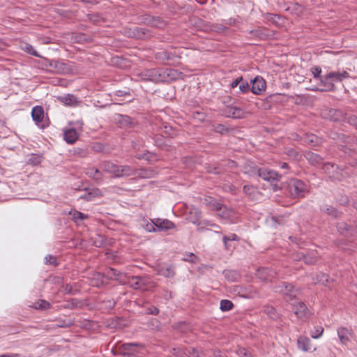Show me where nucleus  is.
I'll return each mask as SVG.
<instances>
[{
	"mask_svg": "<svg viewBox=\"0 0 357 357\" xmlns=\"http://www.w3.org/2000/svg\"><path fill=\"white\" fill-rule=\"evenodd\" d=\"M153 224L160 231L168 230L174 227V224L167 219H154L151 220Z\"/></svg>",
	"mask_w": 357,
	"mask_h": 357,
	"instance_id": "obj_16",
	"label": "nucleus"
},
{
	"mask_svg": "<svg viewBox=\"0 0 357 357\" xmlns=\"http://www.w3.org/2000/svg\"><path fill=\"white\" fill-rule=\"evenodd\" d=\"M172 353L174 355L176 356L177 357H183V356L186 355L187 353L189 354L190 355H194L195 353H197V349L195 348L192 347L188 349H186V351L183 352L178 348H177V349L174 348Z\"/></svg>",
	"mask_w": 357,
	"mask_h": 357,
	"instance_id": "obj_35",
	"label": "nucleus"
},
{
	"mask_svg": "<svg viewBox=\"0 0 357 357\" xmlns=\"http://www.w3.org/2000/svg\"><path fill=\"white\" fill-rule=\"evenodd\" d=\"M137 169L129 165H119L117 178L136 175Z\"/></svg>",
	"mask_w": 357,
	"mask_h": 357,
	"instance_id": "obj_20",
	"label": "nucleus"
},
{
	"mask_svg": "<svg viewBox=\"0 0 357 357\" xmlns=\"http://www.w3.org/2000/svg\"><path fill=\"white\" fill-rule=\"evenodd\" d=\"M165 71L160 69H150L145 72L144 79L154 82H163L165 79Z\"/></svg>",
	"mask_w": 357,
	"mask_h": 357,
	"instance_id": "obj_7",
	"label": "nucleus"
},
{
	"mask_svg": "<svg viewBox=\"0 0 357 357\" xmlns=\"http://www.w3.org/2000/svg\"><path fill=\"white\" fill-rule=\"evenodd\" d=\"M145 22L147 24L158 29H162L166 26L165 22L162 20L160 17H153L149 15L145 18Z\"/></svg>",
	"mask_w": 357,
	"mask_h": 357,
	"instance_id": "obj_19",
	"label": "nucleus"
},
{
	"mask_svg": "<svg viewBox=\"0 0 357 357\" xmlns=\"http://www.w3.org/2000/svg\"><path fill=\"white\" fill-rule=\"evenodd\" d=\"M238 240H239V238L235 234H231L229 236H224L223 238H222V241H223V243H224V245H225V247L226 249H229L228 241H238Z\"/></svg>",
	"mask_w": 357,
	"mask_h": 357,
	"instance_id": "obj_45",
	"label": "nucleus"
},
{
	"mask_svg": "<svg viewBox=\"0 0 357 357\" xmlns=\"http://www.w3.org/2000/svg\"><path fill=\"white\" fill-rule=\"evenodd\" d=\"M135 31L136 36L141 39H146L150 36V33L144 28L136 27Z\"/></svg>",
	"mask_w": 357,
	"mask_h": 357,
	"instance_id": "obj_39",
	"label": "nucleus"
},
{
	"mask_svg": "<svg viewBox=\"0 0 357 357\" xmlns=\"http://www.w3.org/2000/svg\"><path fill=\"white\" fill-rule=\"evenodd\" d=\"M156 172L152 169H137L136 176L141 178H151L156 175Z\"/></svg>",
	"mask_w": 357,
	"mask_h": 357,
	"instance_id": "obj_27",
	"label": "nucleus"
},
{
	"mask_svg": "<svg viewBox=\"0 0 357 357\" xmlns=\"http://www.w3.org/2000/svg\"><path fill=\"white\" fill-rule=\"evenodd\" d=\"M286 188L289 195L293 198L303 197L307 191L306 183L297 178L289 180Z\"/></svg>",
	"mask_w": 357,
	"mask_h": 357,
	"instance_id": "obj_2",
	"label": "nucleus"
},
{
	"mask_svg": "<svg viewBox=\"0 0 357 357\" xmlns=\"http://www.w3.org/2000/svg\"><path fill=\"white\" fill-rule=\"evenodd\" d=\"M243 192L248 197V198L253 201H257L261 197V192L257 188L251 185H245L243 187Z\"/></svg>",
	"mask_w": 357,
	"mask_h": 357,
	"instance_id": "obj_15",
	"label": "nucleus"
},
{
	"mask_svg": "<svg viewBox=\"0 0 357 357\" xmlns=\"http://www.w3.org/2000/svg\"><path fill=\"white\" fill-rule=\"evenodd\" d=\"M89 21L94 24H98L103 21V18L98 13H91L87 15Z\"/></svg>",
	"mask_w": 357,
	"mask_h": 357,
	"instance_id": "obj_42",
	"label": "nucleus"
},
{
	"mask_svg": "<svg viewBox=\"0 0 357 357\" xmlns=\"http://www.w3.org/2000/svg\"><path fill=\"white\" fill-rule=\"evenodd\" d=\"M223 274L225 277L231 282H234L240 278V274L238 272L234 270H226L224 271Z\"/></svg>",
	"mask_w": 357,
	"mask_h": 357,
	"instance_id": "obj_33",
	"label": "nucleus"
},
{
	"mask_svg": "<svg viewBox=\"0 0 357 357\" xmlns=\"http://www.w3.org/2000/svg\"><path fill=\"white\" fill-rule=\"evenodd\" d=\"M324 333V328L321 326L314 327V330L311 332V337L314 339L320 337Z\"/></svg>",
	"mask_w": 357,
	"mask_h": 357,
	"instance_id": "obj_48",
	"label": "nucleus"
},
{
	"mask_svg": "<svg viewBox=\"0 0 357 357\" xmlns=\"http://www.w3.org/2000/svg\"><path fill=\"white\" fill-rule=\"evenodd\" d=\"M337 228L342 235L347 236L357 235V225L354 227L346 222H340L337 224Z\"/></svg>",
	"mask_w": 357,
	"mask_h": 357,
	"instance_id": "obj_11",
	"label": "nucleus"
},
{
	"mask_svg": "<svg viewBox=\"0 0 357 357\" xmlns=\"http://www.w3.org/2000/svg\"><path fill=\"white\" fill-rule=\"evenodd\" d=\"M312 73L314 75V77L315 79H319L321 81V79L323 78V77L320 76V74L321 73V69L319 67H314L312 68Z\"/></svg>",
	"mask_w": 357,
	"mask_h": 357,
	"instance_id": "obj_60",
	"label": "nucleus"
},
{
	"mask_svg": "<svg viewBox=\"0 0 357 357\" xmlns=\"http://www.w3.org/2000/svg\"><path fill=\"white\" fill-rule=\"evenodd\" d=\"M234 304L229 300H222L220 308L222 311H228L232 309Z\"/></svg>",
	"mask_w": 357,
	"mask_h": 357,
	"instance_id": "obj_41",
	"label": "nucleus"
},
{
	"mask_svg": "<svg viewBox=\"0 0 357 357\" xmlns=\"http://www.w3.org/2000/svg\"><path fill=\"white\" fill-rule=\"evenodd\" d=\"M297 289L291 284L286 282V288L282 294L285 295L289 298L287 301H292L296 296Z\"/></svg>",
	"mask_w": 357,
	"mask_h": 357,
	"instance_id": "obj_29",
	"label": "nucleus"
},
{
	"mask_svg": "<svg viewBox=\"0 0 357 357\" xmlns=\"http://www.w3.org/2000/svg\"><path fill=\"white\" fill-rule=\"evenodd\" d=\"M270 36L271 34L268 29L266 28H257L249 31L245 36L248 40L258 41L265 40Z\"/></svg>",
	"mask_w": 357,
	"mask_h": 357,
	"instance_id": "obj_6",
	"label": "nucleus"
},
{
	"mask_svg": "<svg viewBox=\"0 0 357 357\" xmlns=\"http://www.w3.org/2000/svg\"><path fill=\"white\" fill-rule=\"evenodd\" d=\"M224 114L227 117L233 119H242L244 116V111L236 107H226Z\"/></svg>",
	"mask_w": 357,
	"mask_h": 357,
	"instance_id": "obj_12",
	"label": "nucleus"
},
{
	"mask_svg": "<svg viewBox=\"0 0 357 357\" xmlns=\"http://www.w3.org/2000/svg\"><path fill=\"white\" fill-rule=\"evenodd\" d=\"M59 100L65 105L69 106L77 105L78 102L77 98L75 96L70 94H68L65 96H61L59 98Z\"/></svg>",
	"mask_w": 357,
	"mask_h": 357,
	"instance_id": "obj_31",
	"label": "nucleus"
},
{
	"mask_svg": "<svg viewBox=\"0 0 357 357\" xmlns=\"http://www.w3.org/2000/svg\"><path fill=\"white\" fill-rule=\"evenodd\" d=\"M324 211L329 215H331L333 218H338L340 216L341 213L338 211L335 208L328 206H326Z\"/></svg>",
	"mask_w": 357,
	"mask_h": 357,
	"instance_id": "obj_40",
	"label": "nucleus"
},
{
	"mask_svg": "<svg viewBox=\"0 0 357 357\" xmlns=\"http://www.w3.org/2000/svg\"><path fill=\"white\" fill-rule=\"evenodd\" d=\"M337 335L341 343L346 345L350 342L352 333L347 328L341 327L337 329Z\"/></svg>",
	"mask_w": 357,
	"mask_h": 357,
	"instance_id": "obj_17",
	"label": "nucleus"
},
{
	"mask_svg": "<svg viewBox=\"0 0 357 357\" xmlns=\"http://www.w3.org/2000/svg\"><path fill=\"white\" fill-rule=\"evenodd\" d=\"M214 130L216 132L220 133L222 135L228 132V129L224 125L222 124H218L215 126Z\"/></svg>",
	"mask_w": 357,
	"mask_h": 357,
	"instance_id": "obj_59",
	"label": "nucleus"
},
{
	"mask_svg": "<svg viewBox=\"0 0 357 357\" xmlns=\"http://www.w3.org/2000/svg\"><path fill=\"white\" fill-rule=\"evenodd\" d=\"M69 215H71L72 220L77 224H79L82 221L89 218V215L84 214L75 209H73L69 211Z\"/></svg>",
	"mask_w": 357,
	"mask_h": 357,
	"instance_id": "obj_26",
	"label": "nucleus"
},
{
	"mask_svg": "<svg viewBox=\"0 0 357 357\" xmlns=\"http://www.w3.org/2000/svg\"><path fill=\"white\" fill-rule=\"evenodd\" d=\"M284 289L286 288V282H280L279 284H276L274 287V290H275V292H278V293L282 294L283 290H284Z\"/></svg>",
	"mask_w": 357,
	"mask_h": 357,
	"instance_id": "obj_61",
	"label": "nucleus"
},
{
	"mask_svg": "<svg viewBox=\"0 0 357 357\" xmlns=\"http://www.w3.org/2000/svg\"><path fill=\"white\" fill-rule=\"evenodd\" d=\"M91 149L95 152L99 153L104 150V145L101 143H93L90 146Z\"/></svg>",
	"mask_w": 357,
	"mask_h": 357,
	"instance_id": "obj_56",
	"label": "nucleus"
},
{
	"mask_svg": "<svg viewBox=\"0 0 357 357\" xmlns=\"http://www.w3.org/2000/svg\"><path fill=\"white\" fill-rule=\"evenodd\" d=\"M297 346L299 349L305 352L312 351L310 340L305 336H300L297 340Z\"/></svg>",
	"mask_w": 357,
	"mask_h": 357,
	"instance_id": "obj_18",
	"label": "nucleus"
},
{
	"mask_svg": "<svg viewBox=\"0 0 357 357\" xmlns=\"http://www.w3.org/2000/svg\"><path fill=\"white\" fill-rule=\"evenodd\" d=\"M119 165L109 161L105 160L100 164V168L105 172L117 177Z\"/></svg>",
	"mask_w": 357,
	"mask_h": 357,
	"instance_id": "obj_10",
	"label": "nucleus"
},
{
	"mask_svg": "<svg viewBox=\"0 0 357 357\" xmlns=\"http://www.w3.org/2000/svg\"><path fill=\"white\" fill-rule=\"evenodd\" d=\"M138 280L141 289H144L148 284V279L142 276H132V280Z\"/></svg>",
	"mask_w": 357,
	"mask_h": 357,
	"instance_id": "obj_54",
	"label": "nucleus"
},
{
	"mask_svg": "<svg viewBox=\"0 0 357 357\" xmlns=\"http://www.w3.org/2000/svg\"><path fill=\"white\" fill-rule=\"evenodd\" d=\"M31 116L36 123L39 126L44 118V111L42 106H36L32 109Z\"/></svg>",
	"mask_w": 357,
	"mask_h": 357,
	"instance_id": "obj_22",
	"label": "nucleus"
},
{
	"mask_svg": "<svg viewBox=\"0 0 357 357\" xmlns=\"http://www.w3.org/2000/svg\"><path fill=\"white\" fill-rule=\"evenodd\" d=\"M107 277L111 280H115L120 282L121 284L126 283V278L127 275L125 273L117 271L113 268H110L107 272Z\"/></svg>",
	"mask_w": 357,
	"mask_h": 357,
	"instance_id": "obj_13",
	"label": "nucleus"
},
{
	"mask_svg": "<svg viewBox=\"0 0 357 357\" xmlns=\"http://www.w3.org/2000/svg\"><path fill=\"white\" fill-rule=\"evenodd\" d=\"M70 70L68 64L46 59V72L68 73Z\"/></svg>",
	"mask_w": 357,
	"mask_h": 357,
	"instance_id": "obj_3",
	"label": "nucleus"
},
{
	"mask_svg": "<svg viewBox=\"0 0 357 357\" xmlns=\"http://www.w3.org/2000/svg\"><path fill=\"white\" fill-rule=\"evenodd\" d=\"M160 130L162 132L172 138L176 135V131L167 123H162Z\"/></svg>",
	"mask_w": 357,
	"mask_h": 357,
	"instance_id": "obj_32",
	"label": "nucleus"
},
{
	"mask_svg": "<svg viewBox=\"0 0 357 357\" xmlns=\"http://www.w3.org/2000/svg\"><path fill=\"white\" fill-rule=\"evenodd\" d=\"M58 290L64 294H75L73 287L68 284H63L62 283Z\"/></svg>",
	"mask_w": 357,
	"mask_h": 357,
	"instance_id": "obj_44",
	"label": "nucleus"
},
{
	"mask_svg": "<svg viewBox=\"0 0 357 357\" xmlns=\"http://www.w3.org/2000/svg\"><path fill=\"white\" fill-rule=\"evenodd\" d=\"M330 116L334 121H347L350 124H356L357 118L354 116H349L340 109L330 110Z\"/></svg>",
	"mask_w": 357,
	"mask_h": 357,
	"instance_id": "obj_5",
	"label": "nucleus"
},
{
	"mask_svg": "<svg viewBox=\"0 0 357 357\" xmlns=\"http://www.w3.org/2000/svg\"><path fill=\"white\" fill-rule=\"evenodd\" d=\"M146 313L149 314L157 315L159 313V309L155 306H151L146 309Z\"/></svg>",
	"mask_w": 357,
	"mask_h": 357,
	"instance_id": "obj_62",
	"label": "nucleus"
},
{
	"mask_svg": "<svg viewBox=\"0 0 357 357\" xmlns=\"http://www.w3.org/2000/svg\"><path fill=\"white\" fill-rule=\"evenodd\" d=\"M158 275L166 278H173L175 275L174 266L170 265H159L156 269Z\"/></svg>",
	"mask_w": 357,
	"mask_h": 357,
	"instance_id": "obj_14",
	"label": "nucleus"
},
{
	"mask_svg": "<svg viewBox=\"0 0 357 357\" xmlns=\"http://www.w3.org/2000/svg\"><path fill=\"white\" fill-rule=\"evenodd\" d=\"M46 282H48L49 284H54L57 285L59 287H61V284L63 283V278L61 276H55L50 275L48 276V278H46Z\"/></svg>",
	"mask_w": 357,
	"mask_h": 357,
	"instance_id": "obj_37",
	"label": "nucleus"
},
{
	"mask_svg": "<svg viewBox=\"0 0 357 357\" xmlns=\"http://www.w3.org/2000/svg\"><path fill=\"white\" fill-rule=\"evenodd\" d=\"M126 283H128L132 288L135 289H141L138 280H132V276L130 278H126Z\"/></svg>",
	"mask_w": 357,
	"mask_h": 357,
	"instance_id": "obj_52",
	"label": "nucleus"
},
{
	"mask_svg": "<svg viewBox=\"0 0 357 357\" xmlns=\"http://www.w3.org/2000/svg\"><path fill=\"white\" fill-rule=\"evenodd\" d=\"M220 208V209H217L216 211L218 215L222 218H227L229 215V210L228 208L222 204H221Z\"/></svg>",
	"mask_w": 357,
	"mask_h": 357,
	"instance_id": "obj_43",
	"label": "nucleus"
},
{
	"mask_svg": "<svg viewBox=\"0 0 357 357\" xmlns=\"http://www.w3.org/2000/svg\"><path fill=\"white\" fill-rule=\"evenodd\" d=\"M64 139L68 144H74L78 139L79 135L74 128H69L63 132Z\"/></svg>",
	"mask_w": 357,
	"mask_h": 357,
	"instance_id": "obj_21",
	"label": "nucleus"
},
{
	"mask_svg": "<svg viewBox=\"0 0 357 357\" xmlns=\"http://www.w3.org/2000/svg\"><path fill=\"white\" fill-rule=\"evenodd\" d=\"M183 259L184 261L195 264L197 261L198 257L192 252H190L188 254L186 257H184Z\"/></svg>",
	"mask_w": 357,
	"mask_h": 357,
	"instance_id": "obj_58",
	"label": "nucleus"
},
{
	"mask_svg": "<svg viewBox=\"0 0 357 357\" xmlns=\"http://www.w3.org/2000/svg\"><path fill=\"white\" fill-rule=\"evenodd\" d=\"M155 144L160 147L163 148L164 147V138L162 135H155L153 138Z\"/></svg>",
	"mask_w": 357,
	"mask_h": 357,
	"instance_id": "obj_53",
	"label": "nucleus"
},
{
	"mask_svg": "<svg viewBox=\"0 0 357 357\" xmlns=\"http://www.w3.org/2000/svg\"><path fill=\"white\" fill-rule=\"evenodd\" d=\"M322 169L326 174L331 175L334 172L335 164L331 162L324 163Z\"/></svg>",
	"mask_w": 357,
	"mask_h": 357,
	"instance_id": "obj_50",
	"label": "nucleus"
},
{
	"mask_svg": "<svg viewBox=\"0 0 357 357\" xmlns=\"http://www.w3.org/2000/svg\"><path fill=\"white\" fill-rule=\"evenodd\" d=\"M102 192L98 188H93L90 190L86 195H84L81 197V198L84 199L87 201L91 200L93 197H101Z\"/></svg>",
	"mask_w": 357,
	"mask_h": 357,
	"instance_id": "obj_34",
	"label": "nucleus"
},
{
	"mask_svg": "<svg viewBox=\"0 0 357 357\" xmlns=\"http://www.w3.org/2000/svg\"><path fill=\"white\" fill-rule=\"evenodd\" d=\"M349 77V74L347 71L331 72L321 79V83L324 88L321 91H330L335 89L334 82H341L345 78Z\"/></svg>",
	"mask_w": 357,
	"mask_h": 357,
	"instance_id": "obj_1",
	"label": "nucleus"
},
{
	"mask_svg": "<svg viewBox=\"0 0 357 357\" xmlns=\"http://www.w3.org/2000/svg\"><path fill=\"white\" fill-rule=\"evenodd\" d=\"M22 49L24 50L25 52H26L27 53L30 54H32V55H35V56H38L36 53V52L33 49L32 46L29 44H27V43H24L22 46Z\"/></svg>",
	"mask_w": 357,
	"mask_h": 357,
	"instance_id": "obj_57",
	"label": "nucleus"
},
{
	"mask_svg": "<svg viewBox=\"0 0 357 357\" xmlns=\"http://www.w3.org/2000/svg\"><path fill=\"white\" fill-rule=\"evenodd\" d=\"M238 89L242 93H246L251 89L249 83L247 81H245L243 79V82H241Z\"/></svg>",
	"mask_w": 357,
	"mask_h": 357,
	"instance_id": "obj_51",
	"label": "nucleus"
},
{
	"mask_svg": "<svg viewBox=\"0 0 357 357\" xmlns=\"http://www.w3.org/2000/svg\"><path fill=\"white\" fill-rule=\"evenodd\" d=\"M266 18L267 20L277 25L278 24V20H280V17L276 14L267 13Z\"/></svg>",
	"mask_w": 357,
	"mask_h": 357,
	"instance_id": "obj_55",
	"label": "nucleus"
},
{
	"mask_svg": "<svg viewBox=\"0 0 357 357\" xmlns=\"http://www.w3.org/2000/svg\"><path fill=\"white\" fill-rule=\"evenodd\" d=\"M305 158L312 165H320L322 164L323 162V158L319 155L311 151L306 152L305 153Z\"/></svg>",
	"mask_w": 357,
	"mask_h": 357,
	"instance_id": "obj_25",
	"label": "nucleus"
},
{
	"mask_svg": "<svg viewBox=\"0 0 357 357\" xmlns=\"http://www.w3.org/2000/svg\"><path fill=\"white\" fill-rule=\"evenodd\" d=\"M252 86L251 87V91L256 94L260 95L266 89V82L261 77H256L254 79L251 80Z\"/></svg>",
	"mask_w": 357,
	"mask_h": 357,
	"instance_id": "obj_9",
	"label": "nucleus"
},
{
	"mask_svg": "<svg viewBox=\"0 0 357 357\" xmlns=\"http://www.w3.org/2000/svg\"><path fill=\"white\" fill-rule=\"evenodd\" d=\"M257 172L259 177L271 183L279 181L282 177L281 174L265 167L258 168Z\"/></svg>",
	"mask_w": 357,
	"mask_h": 357,
	"instance_id": "obj_4",
	"label": "nucleus"
},
{
	"mask_svg": "<svg viewBox=\"0 0 357 357\" xmlns=\"http://www.w3.org/2000/svg\"><path fill=\"white\" fill-rule=\"evenodd\" d=\"M276 273L269 268H264L258 271V276L264 280H268L273 278Z\"/></svg>",
	"mask_w": 357,
	"mask_h": 357,
	"instance_id": "obj_30",
	"label": "nucleus"
},
{
	"mask_svg": "<svg viewBox=\"0 0 357 357\" xmlns=\"http://www.w3.org/2000/svg\"><path fill=\"white\" fill-rule=\"evenodd\" d=\"M137 158H139V159L143 158L149 162H153V161L158 160V159L156 158V155H155L153 153L149 152V151L146 152V153H144L143 155H139L137 157Z\"/></svg>",
	"mask_w": 357,
	"mask_h": 357,
	"instance_id": "obj_46",
	"label": "nucleus"
},
{
	"mask_svg": "<svg viewBox=\"0 0 357 357\" xmlns=\"http://www.w3.org/2000/svg\"><path fill=\"white\" fill-rule=\"evenodd\" d=\"M294 313L298 319H307L310 317V313L305 304L303 302L293 303Z\"/></svg>",
	"mask_w": 357,
	"mask_h": 357,
	"instance_id": "obj_8",
	"label": "nucleus"
},
{
	"mask_svg": "<svg viewBox=\"0 0 357 357\" xmlns=\"http://www.w3.org/2000/svg\"><path fill=\"white\" fill-rule=\"evenodd\" d=\"M61 258L50 255L46 257V265L52 266L54 267L60 264Z\"/></svg>",
	"mask_w": 357,
	"mask_h": 357,
	"instance_id": "obj_38",
	"label": "nucleus"
},
{
	"mask_svg": "<svg viewBox=\"0 0 357 357\" xmlns=\"http://www.w3.org/2000/svg\"><path fill=\"white\" fill-rule=\"evenodd\" d=\"M241 82H243V77H237L236 79H234L231 83L230 84L229 86L231 89L236 88L238 85L241 84Z\"/></svg>",
	"mask_w": 357,
	"mask_h": 357,
	"instance_id": "obj_63",
	"label": "nucleus"
},
{
	"mask_svg": "<svg viewBox=\"0 0 357 357\" xmlns=\"http://www.w3.org/2000/svg\"><path fill=\"white\" fill-rule=\"evenodd\" d=\"M75 41L78 42V43H82V42H84L86 41V36L83 33H77L75 36Z\"/></svg>",
	"mask_w": 357,
	"mask_h": 357,
	"instance_id": "obj_64",
	"label": "nucleus"
},
{
	"mask_svg": "<svg viewBox=\"0 0 357 357\" xmlns=\"http://www.w3.org/2000/svg\"><path fill=\"white\" fill-rule=\"evenodd\" d=\"M118 123L120 126L124 128H132L135 126V121L133 119L127 115L119 116Z\"/></svg>",
	"mask_w": 357,
	"mask_h": 357,
	"instance_id": "obj_24",
	"label": "nucleus"
},
{
	"mask_svg": "<svg viewBox=\"0 0 357 357\" xmlns=\"http://www.w3.org/2000/svg\"><path fill=\"white\" fill-rule=\"evenodd\" d=\"M72 325V322H66V321H59L56 324H49L46 326V329L54 328L55 326L61 328H68Z\"/></svg>",
	"mask_w": 357,
	"mask_h": 357,
	"instance_id": "obj_49",
	"label": "nucleus"
},
{
	"mask_svg": "<svg viewBox=\"0 0 357 357\" xmlns=\"http://www.w3.org/2000/svg\"><path fill=\"white\" fill-rule=\"evenodd\" d=\"M305 142L312 146H319L321 144L322 139L314 135H309L306 137Z\"/></svg>",
	"mask_w": 357,
	"mask_h": 357,
	"instance_id": "obj_36",
	"label": "nucleus"
},
{
	"mask_svg": "<svg viewBox=\"0 0 357 357\" xmlns=\"http://www.w3.org/2000/svg\"><path fill=\"white\" fill-rule=\"evenodd\" d=\"M139 346L137 343H125L120 347L121 351L129 353L132 351V347Z\"/></svg>",
	"mask_w": 357,
	"mask_h": 357,
	"instance_id": "obj_47",
	"label": "nucleus"
},
{
	"mask_svg": "<svg viewBox=\"0 0 357 357\" xmlns=\"http://www.w3.org/2000/svg\"><path fill=\"white\" fill-rule=\"evenodd\" d=\"M86 174L93 179L96 181H102V174L100 171L99 169L96 167H89L86 170Z\"/></svg>",
	"mask_w": 357,
	"mask_h": 357,
	"instance_id": "obj_28",
	"label": "nucleus"
},
{
	"mask_svg": "<svg viewBox=\"0 0 357 357\" xmlns=\"http://www.w3.org/2000/svg\"><path fill=\"white\" fill-rule=\"evenodd\" d=\"M204 204L210 210L217 211V209H220L221 204L216 199L212 197H208L204 199Z\"/></svg>",
	"mask_w": 357,
	"mask_h": 357,
	"instance_id": "obj_23",
	"label": "nucleus"
}]
</instances>
